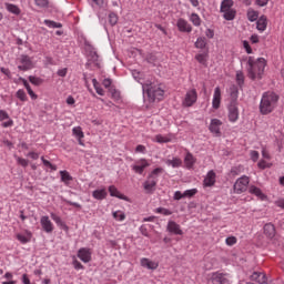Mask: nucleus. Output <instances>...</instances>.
Masks as SVG:
<instances>
[{
  "mask_svg": "<svg viewBox=\"0 0 284 284\" xmlns=\"http://www.w3.org/2000/svg\"><path fill=\"white\" fill-rule=\"evenodd\" d=\"M197 193L199 190L196 189L186 190L184 191V199H192L193 196H196Z\"/></svg>",
  "mask_w": 284,
  "mask_h": 284,
  "instance_id": "79ce46f5",
  "label": "nucleus"
},
{
  "mask_svg": "<svg viewBox=\"0 0 284 284\" xmlns=\"http://www.w3.org/2000/svg\"><path fill=\"white\" fill-rule=\"evenodd\" d=\"M44 23L48 26V28H63L61 22H54L52 20H44Z\"/></svg>",
  "mask_w": 284,
  "mask_h": 284,
  "instance_id": "49530a36",
  "label": "nucleus"
},
{
  "mask_svg": "<svg viewBox=\"0 0 284 284\" xmlns=\"http://www.w3.org/2000/svg\"><path fill=\"white\" fill-rule=\"evenodd\" d=\"M232 6H234V1L232 0H223L221 3V12H225L227 10H232Z\"/></svg>",
  "mask_w": 284,
  "mask_h": 284,
  "instance_id": "473e14b6",
  "label": "nucleus"
},
{
  "mask_svg": "<svg viewBox=\"0 0 284 284\" xmlns=\"http://www.w3.org/2000/svg\"><path fill=\"white\" fill-rule=\"evenodd\" d=\"M78 258H80L82 263H90L92 261V253L90 252V248H80L78 251Z\"/></svg>",
  "mask_w": 284,
  "mask_h": 284,
  "instance_id": "9b49d317",
  "label": "nucleus"
},
{
  "mask_svg": "<svg viewBox=\"0 0 284 284\" xmlns=\"http://www.w3.org/2000/svg\"><path fill=\"white\" fill-rule=\"evenodd\" d=\"M19 165H22V168H28V160L18 158Z\"/></svg>",
  "mask_w": 284,
  "mask_h": 284,
  "instance_id": "338daca9",
  "label": "nucleus"
},
{
  "mask_svg": "<svg viewBox=\"0 0 284 284\" xmlns=\"http://www.w3.org/2000/svg\"><path fill=\"white\" fill-rule=\"evenodd\" d=\"M109 23L110 26H116V23H119V16H116L114 12H111L109 14Z\"/></svg>",
  "mask_w": 284,
  "mask_h": 284,
  "instance_id": "a19ab883",
  "label": "nucleus"
},
{
  "mask_svg": "<svg viewBox=\"0 0 284 284\" xmlns=\"http://www.w3.org/2000/svg\"><path fill=\"white\" fill-rule=\"evenodd\" d=\"M250 278H251V281H255V283H258V284H266L267 283V275H265V273L254 272L250 276Z\"/></svg>",
  "mask_w": 284,
  "mask_h": 284,
  "instance_id": "dca6fc26",
  "label": "nucleus"
},
{
  "mask_svg": "<svg viewBox=\"0 0 284 284\" xmlns=\"http://www.w3.org/2000/svg\"><path fill=\"white\" fill-rule=\"evenodd\" d=\"M212 105L214 110H219L221 108V88L219 87L214 90Z\"/></svg>",
  "mask_w": 284,
  "mask_h": 284,
  "instance_id": "f3484780",
  "label": "nucleus"
},
{
  "mask_svg": "<svg viewBox=\"0 0 284 284\" xmlns=\"http://www.w3.org/2000/svg\"><path fill=\"white\" fill-rule=\"evenodd\" d=\"M251 159L252 161H258V151H251Z\"/></svg>",
  "mask_w": 284,
  "mask_h": 284,
  "instance_id": "774afa93",
  "label": "nucleus"
},
{
  "mask_svg": "<svg viewBox=\"0 0 284 284\" xmlns=\"http://www.w3.org/2000/svg\"><path fill=\"white\" fill-rule=\"evenodd\" d=\"M236 83L240 88H243L245 83V74H243V71L236 72Z\"/></svg>",
  "mask_w": 284,
  "mask_h": 284,
  "instance_id": "c9c22d12",
  "label": "nucleus"
},
{
  "mask_svg": "<svg viewBox=\"0 0 284 284\" xmlns=\"http://www.w3.org/2000/svg\"><path fill=\"white\" fill-rule=\"evenodd\" d=\"M39 8H48V0H34Z\"/></svg>",
  "mask_w": 284,
  "mask_h": 284,
  "instance_id": "5fc2aeb1",
  "label": "nucleus"
},
{
  "mask_svg": "<svg viewBox=\"0 0 284 284\" xmlns=\"http://www.w3.org/2000/svg\"><path fill=\"white\" fill-rule=\"evenodd\" d=\"M145 168H150V163H148L145 160H142V163L133 165L132 170L135 172V174H143V172H145Z\"/></svg>",
  "mask_w": 284,
  "mask_h": 284,
  "instance_id": "b1692460",
  "label": "nucleus"
},
{
  "mask_svg": "<svg viewBox=\"0 0 284 284\" xmlns=\"http://www.w3.org/2000/svg\"><path fill=\"white\" fill-rule=\"evenodd\" d=\"M195 59L197 60V63L205 65L207 63V53H199L195 55Z\"/></svg>",
  "mask_w": 284,
  "mask_h": 284,
  "instance_id": "4c0bfd02",
  "label": "nucleus"
},
{
  "mask_svg": "<svg viewBox=\"0 0 284 284\" xmlns=\"http://www.w3.org/2000/svg\"><path fill=\"white\" fill-rule=\"evenodd\" d=\"M109 193H110V196H114L115 199H121V201H128V196L121 194V192H119V189H116V186L114 185L109 186Z\"/></svg>",
  "mask_w": 284,
  "mask_h": 284,
  "instance_id": "412c9836",
  "label": "nucleus"
},
{
  "mask_svg": "<svg viewBox=\"0 0 284 284\" xmlns=\"http://www.w3.org/2000/svg\"><path fill=\"white\" fill-rule=\"evenodd\" d=\"M93 199H97V201H103L105 196H108V191L105 189L95 190L92 193Z\"/></svg>",
  "mask_w": 284,
  "mask_h": 284,
  "instance_id": "c85d7f7f",
  "label": "nucleus"
},
{
  "mask_svg": "<svg viewBox=\"0 0 284 284\" xmlns=\"http://www.w3.org/2000/svg\"><path fill=\"white\" fill-rule=\"evenodd\" d=\"M229 121H231V123L239 121V104H229Z\"/></svg>",
  "mask_w": 284,
  "mask_h": 284,
  "instance_id": "9d476101",
  "label": "nucleus"
},
{
  "mask_svg": "<svg viewBox=\"0 0 284 284\" xmlns=\"http://www.w3.org/2000/svg\"><path fill=\"white\" fill-rule=\"evenodd\" d=\"M230 97L231 101L230 103L239 104V88L236 85H233L230 88Z\"/></svg>",
  "mask_w": 284,
  "mask_h": 284,
  "instance_id": "a878e982",
  "label": "nucleus"
},
{
  "mask_svg": "<svg viewBox=\"0 0 284 284\" xmlns=\"http://www.w3.org/2000/svg\"><path fill=\"white\" fill-rule=\"evenodd\" d=\"M176 28L180 32H192V24H190V22L183 18L178 19Z\"/></svg>",
  "mask_w": 284,
  "mask_h": 284,
  "instance_id": "f8f14e48",
  "label": "nucleus"
},
{
  "mask_svg": "<svg viewBox=\"0 0 284 284\" xmlns=\"http://www.w3.org/2000/svg\"><path fill=\"white\" fill-rule=\"evenodd\" d=\"M184 163L186 168H192L194 163H196V160H194V155H192V153H187L184 158Z\"/></svg>",
  "mask_w": 284,
  "mask_h": 284,
  "instance_id": "72a5a7b5",
  "label": "nucleus"
},
{
  "mask_svg": "<svg viewBox=\"0 0 284 284\" xmlns=\"http://www.w3.org/2000/svg\"><path fill=\"white\" fill-rule=\"evenodd\" d=\"M278 94L273 91L264 92L260 102L261 114H272L276 105H278Z\"/></svg>",
  "mask_w": 284,
  "mask_h": 284,
  "instance_id": "f03ea898",
  "label": "nucleus"
},
{
  "mask_svg": "<svg viewBox=\"0 0 284 284\" xmlns=\"http://www.w3.org/2000/svg\"><path fill=\"white\" fill-rule=\"evenodd\" d=\"M40 225L47 234H52L54 232V225L48 215H44L40 219Z\"/></svg>",
  "mask_w": 284,
  "mask_h": 284,
  "instance_id": "6e6552de",
  "label": "nucleus"
},
{
  "mask_svg": "<svg viewBox=\"0 0 284 284\" xmlns=\"http://www.w3.org/2000/svg\"><path fill=\"white\" fill-rule=\"evenodd\" d=\"M209 281H211L212 284H230V280L227 278V274L221 273V272L212 273Z\"/></svg>",
  "mask_w": 284,
  "mask_h": 284,
  "instance_id": "0eeeda50",
  "label": "nucleus"
},
{
  "mask_svg": "<svg viewBox=\"0 0 284 284\" xmlns=\"http://www.w3.org/2000/svg\"><path fill=\"white\" fill-rule=\"evenodd\" d=\"M113 219H115V221H125V213L122 211H115L113 212Z\"/></svg>",
  "mask_w": 284,
  "mask_h": 284,
  "instance_id": "de8ad7c7",
  "label": "nucleus"
},
{
  "mask_svg": "<svg viewBox=\"0 0 284 284\" xmlns=\"http://www.w3.org/2000/svg\"><path fill=\"white\" fill-rule=\"evenodd\" d=\"M247 185H250V178H247V175H243L236 180L233 185V190L236 194H243V192L247 190Z\"/></svg>",
  "mask_w": 284,
  "mask_h": 284,
  "instance_id": "39448f33",
  "label": "nucleus"
},
{
  "mask_svg": "<svg viewBox=\"0 0 284 284\" xmlns=\"http://www.w3.org/2000/svg\"><path fill=\"white\" fill-rule=\"evenodd\" d=\"M60 176H61V181L62 183H65V185H68L70 183V181H73L72 175H70V172L68 171H60Z\"/></svg>",
  "mask_w": 284,
  "mask_h": 284,
  "instance_id": "2f4dec72",
  "label": "nucleus"
},
{
  "mask_svg": "<svg viewBox=\"0 0 284 284\" xmlns=\"http://www.w3.org/2000/svg\"><path fill=\"white\" fill-rule=\"evenodd\" d=\"M195 48L199 50H205L207 48V38L206 37H199L194 44Z\"/></svg>",
  "mask_w": 284,
  "mask_h": 284,
  "instance_id": "cd10ccee",
  "label": "nucleus"
},
{
  "mask_svg": "<svg viewBox=\"0 0 284 284\" xmlns=\"http://www.w3.org/2000/svg\"><path fill=\"white\" fill-rule=\"evenodd\" d=\"M140 265L142 267H145V270H156L159 267V263L151 261L148 257H142L140 260Z\"/></svg>",
  "mask_w": 284,
  "mask_h": 284,
  "instance_id": "2eb2a0df",
  "label": "nucleus"
},
{
  "mask_svg": "<svg viewBox=\"0 0 284 284\" xmlns=\"http://www.w3.org/2000/svg\"><path fill=\"white\" fill-rule=\"evenodd\" d=\"M102 84H103L104 88H106V89L109 88V90H110V88H112L111 87L112 85V79H110V78L104 79Z\"/></svg>",
  "mask_w": 284,
  "mask_h": 284,
  "instance_id": "052dcab7",
  "label": "nucleus"
},
{
  "mask_svg": "<svg viewBox=\"0 0 284 284\" xmlns=\"http://www.w3.org/2000/svg\"><path fill=\"white\" fill-rule=\"evenodd\" d=\"M161 173H163V169L156 168L150 173L146 181H144L143 187L146 194H154V192L156 191V183H158L156 176H159V174Z\"/></svg>",
  "mask_w": 284,
  "mask_h": 284,
  "instance_id": "7ed1b4c3",
  "label": "nucleus"
},
{
  "mask_svg": "<svg viewBox=\"0 0 284 284\" xmlns=\"http://www.w3.org/2000/svg\"><path fill=\"white\" fill-rule=\"evenodd\" d=\"M155 212L158 214H163V216H172V211H170L169 209H165V207H158L155 210Z\"/></svg>",
  "mask_w": 284,
  "mask_h": 284,
  "instance_id": "a18cd8bd",
  "label": "nucleus"
},
{
  "mask_svg": "<svg viewBox=\"0 0 284 284\" xmlns=\"http://www.w3.org/2000/svg\"><path fill=\"white\" fill-rule=\"evenodd\" d=\"M267 65V61L265 58H254L248 57L246 63V72L248 79L251 81H261L263 79V74H265V67Z\"/></svg>",
  "mask_w": 284,
  "mask_h": 284,
  "instance_id": "f257e3e1",
  "label": "nucleus"
},
{
  "mask_svg": "<svg viewBox=\"0 0 284 284\" xmlns=\"http://www.w3.org/2000/svg\"><path fill=\"white\" fill-rule=\"evenodd\" d=\"M216 183V173L214 171H209L206 178L204 179L205 187H212Z\"/></svg>",
  "mask_w": 284,
  "mask_h": 284,
  "instance_id": "6ab92c4d",
  "label": "nucleus"
},
{
  "mask_svg": "<svg viewBox=\"0 0 284 284\" xmlns=\"http://www.w3.org/2000/svg\"><path fill=\"white\" fill-rule=\"evenodd\" d=\"M18 241H20V243H22V245H26V243H30V236H26L23 234H18L17 235Z\"/></svg>",
  "mask_w": 284,
  "mask_h": 284,
  "instance_id": "8fccbe9b",
  "label": "nucleus"
},
{
  "mask_svg": "<svg viewBox=\"0 0 284 284\" xmlns=\"http://www.w3.org/2000/svg\"><path fill=\"white\" fill-rule=\"evenodd\" d=\"M19 81H22L28 94L31 97V99H38V95L34 93L32 88L30 87V83H28V80L24 78H19Z\"/></svg>",
  "mask_w": 284,
  "mask_h": 284,
  "instance_id": "c756f323",
  "label": "nucleus"
},
{
  "mask_svg": "<svg viewBox=\"0 0 284 284\" xmlns=\"http://www.w3.org/2000/svg\"><path fill=\"white\" fill-rule=\"evenodd\" d=\"M16 97L20 100V101H28V95L26 94V91H23V89H19L16 93Z\"/></svg>",
  "mask_w": 284,
  "mask_h": 284,
  "instance_id": "c03bdc74",
  "label": "nucleus"
},
{
  "mask_svg": "<svg viewBox=\"0 0 284 284\" xmlns=\"http://www.w3.org/2000/svg\"><path fill=\"white\" fill-rule=\"evenodd\" d=\"M148 63H156V55L154 53H149L146 55Z\"/></svg>",
  "mask_w": 284,
  "mask_h": 284,
  "instance_id": "864d4df0",
  "label": "nucleus"
},
{
  "mask_svg": "<svg viewBox=\"0 0 284 284\" xmlns=\"http://www.w3.org/2000/svg\"><path fill=\"white\" fill-rule=\"evenodd\" d=\"M85 48H87V52H89L90 60L93 63H97V61H99V53H97V49H94V47H92V44L88 42H85Z\"/></svg>",
  "mask_w": 284,
  "mask_h": 284,
  "instance_id": "a211bd4d",
  "label": "nucleus"
},
{
  "mask_svg": "<svg viewBox=\"0 0 284 284\" xmlns=\"http://www.w3.org/2000/svg\"><path fill=\"white\" fill-rule=\"evenodd\" d=\"M264 234L267 236V239H274L276 236V227H274V224L267 223L264 225Z\"/></svg>",
  "mask_w": 284,
  "mask_h": 284,
  "instance_id": "aec40b11",
  "label": "nucleus"
},
{
  "mask_svg": "<svg viewBox=\"0 0 284 284\" xmlns=\"http://www.w3.org/2000/svg\"><path fill=\"white\" fill-rule=\"evenodd\" d=\"M243 48L246 50L247 54H252V47L250 45V42L247 40L243 41Z\"/></svg>",
  "mask_w": 284,
  "mask_h": 284,
  "instance_id": "6e6d98bb",
  "label": "nucleus"
},
{
  "mask_svg": "<svg viewBox=\"0 0 284 284\" xmlns=\"http://www.w3.org/2000/svg\"><path fill=\"white\" fill-rule=\"evenodd\" d=\"M57 74H58V77H67L68 75V68L59 69Z\"/></svg>",
  "mask_w": 284,
  "mask_h": 284,
  "instance_id": "0e129e2a",
  "label": "nucleus"
},
{
  "mask_svg": "<svg viewBox=\"0 0 284 284\" xmlns=\"http://www.w3.org/2000/svg\"><path fill=\"white\" fill-rule=\"evenodd\" d=\"M247 19L251 22L257 21L258 20V12L254 11L252 9H248V11H247Z\"/></svg>",
  "mask_w": 284,
  "mask_h": 284,
  "instance_id": "e433bc0d",
  "label": "nucleus"
},
{
  "mask_svg": "<svg viewBox=\"0 0 284 284\" xmlns=\"http://www.w3.org/2000/svg\"><path fill=\"white\" fill-rule=\"evenodd\" d=\"M72 265L74 270H85V266H83V264H81L77 258L73 260Z\"/></svg>",
  "mask_w": 284,
  "mask_h": 284,
  "instance_id": "3c124183",
  "label": "nucleus"
},
{
  "mask_svg": "<svg viewBox=\"0 0 284 284\" xmlns=\"http://www.w3.org/2000/svg\"><path fill=\"white\" fill-rule=\"evenodd\" d=\"M0 71L2 72V74H6V77H8V79H12V73L10 72V69H6V68H0Z\"/></svg>",
  "mask_w": 284,
  "mask_h": 284,
  "instance_id": "680f3d73",
  "label": "nucleus"
},
{
  "mask_svg": "<svg viewBox=\"0 0 284 284\" xmlns=\"http://www.w3.org/2000/svg\"><path fill=\"white\" fill-rule=\"evenodd\" d=\"M51 219L52 221H54V223H57L59 227H61V230H64V232H68V230H70L68 224H65V222H63V220H61L59 215L51 213Z\"/></svg>",
  "mask_w": 284,
  "mask_h": 284,
  "instance_id": "4be33fe9",
  "label": "nucleus"
},
{
  "mask_svg": "<svg viewBox=\"0 0 284 284\" xmlns=\"http://www.w3.org/2000/svg\"><path fill=\"white\" fill-rule=\"evenodd\" d=\"M7 10L12 14H21V9H19V7H17L16 4H7Z\"/></svg>",
  "mask_w": 284,
  "mask_h": 284,
  "instance_id": "ea45409f",
  "label": "nucleus"
},
{
  "mask_svg": "<svg viewBox=\"0 0 284 284\" xmlns=\"http://www.w3.org/2000/svg\"><path fill=\"white\" fill-rule=\"evenodd\" d=\"M256 28L260 32H265V30H267V17H260V19L256 21Z\"/></svg>",
  "mask_w": 284,
  "mask_h": 284,
  "instance_id": "393cba45",
  "label": "nucleus"
},
{
  "mask_svg": "<svg viewBox=\"0 0 284 284\" xmlns=\"http://www.w3.org/2000/svg\"><path fill=\"white\" fill-rule=\"evenodd\" d=\"M197 99H199V94L196 93V89H192L186 92L185 98L182 103H183L184 108H192V105H194V103H196Z\"/></svg>",
  "mask_w": 284,
  "mask_h": 284,
  "instance_id": "423d86ee",
  "label": "nucleus"
},
{
  "mask_svg": "<svg viewBox=\"0 0 284 284\" xmlns=\"http://www.w3.org/2000/svg\"><path fill=\"white\" fill-rule=\"evenodd\" d=\"M72 132H73V135L77 136V139H78V141H79V145H85V144L83 143V140H81V139H83V138L85 136V135L83 134V130H81V126H75V128H73Z\"/></svg>",
  "mask_w": 284,
  "mask_h": 284,
  "instance_id": "bb28decb",
  "label": "nucleus"
},
{
  "mask_svg": "<svg viewBox=\"0 0 284 284\" xmlns=\"http://www.w3.org/2000/svg\"><path fill=\"white\" fill-rule=\"evenodd\" d=\"M7 119H10V115L4 110H0V121H6Z\"/></svg>",
  "mask_w": 284,
  "mask_h": 284,
  "instance_id": "e2e57ef3",
  "label": "nucleus"
},
{
  "mask_svg": "<svg viewBox=\"0 0 284 284\" xmlns=\"http://www.w3.org/2000/svg\"><path fill=\"white\" fill-rule=\"evenodd\" d=\"M221 125H223V122L219 119H212L209 130L212 132V134H221Z\"/></svg>",
  "mask_w": 284,
  "mask_h": 284,
  "instance_id": "4468645a",
  "label": "nucleus"
},
{
  "mask_svg": "<svg viewBox=\"0 0 284 284\" xmlns=\"http://www.w3.org/2000/svg\"><path fill=\"white\" fill-rule=\"evenodd\" d=\"M190 21L193 23V26H195L196 28H199V26H201V17H199L196 13H192L190 17Z\"/></svg>",
  "mask_w": 284,
  "mask_h": 284,
  "instance_id": "58836bf2",
  "label": "nucleus"
},
{
  "mask_svg": "<svg viewBox=\"0 0 284 284\" xmlns=\"http://www.w3.org/2000/svg\"><path fill=\"white\" fill-rule=\"evenodd\" d=\"M168 232L171 234H175L178 236H183V230H181V225H179L174 221H169L166 226Z\"/></svg>",
  "mask_w": 284,
  "mask_h": 284,
  "instance_id": "ddd939ff",
  "label": "nucleus"
},
{
  "mask_svg": "<svg viewBox=\"0 0 284 284\" xmlns=\"http://www.w3.org/2000/svg\"><path fill=\"white\" fill-rule=\"evenodd\" d=\"M174 201H181V199H185V195L184 193H182L181 191H176L174 193V196H173Z\"/></svg>",
  "mask_w": 284,
  "mask_h": 284,
  "instance_id": "bf43d9fd",
  "label": "nucleus"
},
{
  "mask_svg": "<svg viewBox=\"0 0 284 284\" xmlns=\"http://www.w3.org/2000/svg\"><path fill=\"white\" fill-rule=\"evenodd\" d=\"M183 161L179 158H173L172 160H166V165H171L172 168H181Z\"/></svg>",
  "mask_w": 284,
  "mask_h": 284,
  "instance_id": "f704fd0d",
  "label": "nucleus"
},
{
  "mask_svg": "<svg viewBox=\"0 0 284 284\" xmlns=\"http://www.w3.org/2000/svg\"><path fill=\"white\" fill-rule=\"evenodd\" d=\"M109 92L111 93L112 99H121V93L116 89H114V87H111L109 89Z\"/></svg>",
  "mask_w": 284,
  "mask_h": 284,
  "instance_id": "09e8293b",
  "label": "nucleus"
},
{
  "mask_svg": "<svg viewBox=\"0 0 284 284\" xmlns=\"http://www.w3.org/2000/svg\"><path fill=\"white\" fill-rule=\"evenodd\" d=\"M29 81L32 83V85H41V83H43V79L37 78L34 75H29Z\"/></svg>",
  "mask_w": 284,
  "mask_h": 284,
  "instance_id": "37998d69",
  "label": "nucleus"
},
{
  "mask_svg": "<svg viewBox=\"0 0 284 284\" xmlns=\"http://www.w3.org/2000/svg\"><path fill=\"white\" fill-rule=\"evenodd\" d=\"M20 63L22 64L18 67V70H21L22 72H28V70H32L33 68L32 60L26 54L21 55Z\"/></svg>",
  "mask_w": 284,
  "mask_h": 284,
  "instance_id": "1a4fd4ad",
  "label": "nucleus"
},
{
  "mask_svg": "<svg viewBox=\"0 0 284 284\" xmlns=\"http://www.w3.org/2000/svg\"><path fill=\"white\" fill-rule=\"evenodd\" d=\"M143 92L149 97L150 101H162L165 91L153 83H146L142 85Z\"/></svg>",
  "mask_w": 284,
  "mask_h": 284,
  "instance_id": "20e7f679",
  "label": "nucleus"
},
{
  "mask_svg": "<svg viewBox=\"0 0 284 284\" xmlns=\"http://www.w3.org/2000/svg\"><path fill=\"white\" fill-rule=\"evenodd\" d=\"M222 12L224 13L223 18L225 19V21H234V19H236V11L234 9Z\"/></svg>",
  "mask_w": 284,
  "mask_h": 284,
  "instance_id": "7c9ffc66",
  "label": "nucleus"
},
{
  "mask_svg": "<svg viewBox=\"0 0 284 284\" xmlns=\"http://www.w3.org/2000/svg\"><path fill=\"white\" fill-rule=\"evenodd\" d=\"M250 194H254L255 196H258L261 201H265L267 199V195L261 191V189L256 187L255 185H252L248 187Z\"/></svg>",
  "mask_w": 284,
  "mask_h": 284,
  "instance_id": "5701e85b",
  "label": "nucleus"
},
{
  "mask_svg": "<svg viewBox=\"0 0 284 284\" xmlns=\"http://www.w3.org/2000/svg\"><path fill=\"white\" fill-rule=\"evenodd\" d=\"M231 174L232 176H239V174H241V166H233L231 169Z\"/></svg>",
  "mask_w": 284,
  "mask_h": 284,
  "instance_id": "13d9d810",
  "label": "nucleus"
},
{
  "mask_svg": "<svg viewBox=\"0 0 284 284\" xmlns=\"http://www.w3.org/2000/svg\"><path fill=\"white\" fill-rule=\"evenodd\" d=\"M43 165L45 168H50V170H52L53 172H57V165L52 164L50 161L43 160Z\"/></svg>",
  "mask_w": 284,
  "mask_h": 284,
  "instance_id": "603ef678",
  "label": "nucleus"
},
{
  "mask_svg": "<svg viewBox=\"0 0 284 284\" xmlns=\"http://www.w3.org/2000/svg\"><path fill=\"white\" fill-rule=\"evenodd\" d=\"M155 141H156L158 143H168V139L164 138V136L161 135V134H159V135L155 136Z\"/></svg>",
  "mask_w": 284,
  "mask_h": 284,
  "instance_id": "69168bd1",
  "label": "nucleus"
},
{
  "mask_svg": "<svg viewBox=\"0 0 284 284\" xmlns=\"http://www.w3.org/2000/svg\"><path fill=\"white\" fill-rule=\"evenodd\" d=\"M225 242H226V245H230V246L236 245V237L235 236L226 237Z\"/></svg>",
  "mask_w": 284,
  "mask_h": 284,
  "instance_id": "4d7b16f0",
  "label": "nucleus"
}]
</instances>
